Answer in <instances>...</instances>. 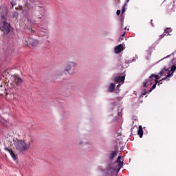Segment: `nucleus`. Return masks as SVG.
I'll return each mask as SVG.
<instances>
[{
    "mask_svg": "<svg viewBox=\"0 0 176 176\" xmlns=\"http://www.w3.org/2000/svg\"><path fill=\"white\" fill-rule=\"evenodd\" d=\"M14 146L19 153H24V152H27V151H29L31 148V140L27 139H16V140L14 142Z\"/></svg>",
    "mask_w": 176,
    "mask_h": 176,
    "instance_id": "1",
    "label": "nucleus"
},
{
    "mask_svg": "<svg viewBox=\"0 0 176 176\" xmlns=\"http://www.w3.org/2000/svg\"><path fill=\"white\" fill-rule=\"evenodd\" d=\"M76 65H78L75 62H72V61L67 62L65 64V69L63 72L57 71L56 72V76H61V75H64V74H65V72H68L69 74V72H72V71L75 70V67H76Z\"/></svg>",
    "mask_w": 176,
    "mask_h": 176,
    "instance_id": "2",
    "label": "nucleus"
},
{
    "mask_svg": "<svg viewBox=\"0 0 176 176\" xmlns=\"http://www.w3.org/2000/svg\"><path fill=\"white\" fill-rule=\"evenodd\" d=\"M152 78H155V80H154L155 84L149 89L148 93H151L152 90H154V89H156V85H157V83H160L162 80H166L167 79V77H164L162 80H159V79H160V77L159 76V75H156V74H151L149 76V79H152Z\"/></svg>",
    "mask_w": 176,
    "mask_h": 176,
    "instance_id": "3",
    "label": "nucleus"
},
{
    "mask_svg": "<svg viewBox=\"0 0 176 176\" xmlns=\"http://www.w3.org/2000/svg\"><path fill=\"white\" fill-rule=\"evenodd\" d=\"M0 31L5 32V34H9V32H10V23L3 21L0 26Z\"/></svg>",
    "mask_w": 176,
    "mask_h": 176,
    "instance_id": "4",
    "label": "nucleus"
},
{
    "mask_svg": "<svg viewBox=\"0 0 176 176\" xmlns=\"http://www.w3.org/2000/svg\"><path fill=\"white\" fill-rule=\"evenodd\" d=\"M153 80H155L153 78L149 80L148 79L144 80V81L143 82V87L146 88L148 87V86H151V85H153Z\"/></svg>",
    "mask_w": 176,
    "mask_h": 176,
    "instance_id": "5",
    "label": "nucleus"
},
{
    "mask_svg": "<svg viewBox=\"0 0 176 176\" xmlns=\"http://www.w3.org/2000/svg\"><path fill=\"white\" fill-rule=\"evenodd\" d=\"M124 79H126L124 76H118L114 78V80L117 83H124Z\"/></svg>",
    "mask_w": 176,
    "mask_h": 176,
    "instance_id": "6",
    "label": "nucleus"
},
{
    "mask_svg": "<svg viewBox=\"0 0 176 176\" xmlns=\"http://www.w3.org/2000/svg\"><path fill=\"white\" fill-rule=\"evenodd\" d=\"M26 42L28 46H36L38 45V41L32 38H28Z\"/></svg>",
    "mask_w": 176,
    "mask_h": 176,
    "instance_id": "7",
    "label": "nucleus"
},
{
    "mask_svg": "<svg viewBox=\"0 0 176 176\" xmlns=\"http://www.w3.org/2000/svg\"><path fill=\"white\" fill-rule=\"evenodd\" d=\"M12 79H14V82L16 83V85L17 86H20L21 85L23 84V80L21 79V78H20L17 76H12Z\"/></svg>",
    "mask_w": 176,
    "mask_h": 176,
    "instance_id": "8",
    "label": "nucleus"
},
{
    "mask_svg": "<svg viewBox=\"0 0 176 176\" xmlns=\"http://www.w3.org/2000/svg\"><path fill=\"white\" fill-rule=\"evenodd\" d=\"M166 72H167L168 75L166 77V78H170V76H171V74H170V72H168V70L166 68H164L162 69V71L160 72L159 75L160 76H163V75H164V74H166Z\"/></svg>",
    "mask_w": 176,
    "mask_h": 176,
    "instance_id": "9",
    "label": "nucleus"
},
{
    "mask_svg": "<svg viewBox=\"0 0 176 176\" xmlns=\"http://www.w3.org/2000/svg\"><path fill=\"white\" fill-rule=\"evenodd\" d=\"M123 50V45L122 44L118 45L115 47V53L119 54Z\"/></svg>",
    "mask_w": 176,
    "mask_h": 176,
    "instance_id": "10",
    "label": "nucleus"
},
{
    "mask_svg": "<svg viewBox=\"0 0 176 176\" xmlns=\"http://www.w3.org/2000/svg\"><path fill=\"white\" fill-rule=\"evenodd\" d=\"M6 98L9 101H12V100H14V94L13 93H7L6 96Z\"/></svg>",
    "mask_w": 176,
    "mask_h": 176,
    "instance_id": "11",
    "label": "nucleus"
},
{
    "mask_svg": "<svg viewBox=\"0 0 176 176\" xmlns=\"http://www.w3.org/2000/svg\"><path fill=\"white\" fill-rule=\"evenodd\" d=\"M138 134L140 138H142V135H144V130H142V126L141 125L139 126Z\"/></svg>",
    "mask_w": 176,
    "mask_h": 176,
    "instance_id": "12",
    "label": "nucleus"
},
{
    "mask_svg": "<svg viewBox=\"0 0 176 176\" xmlns=\"http://www.w3.org/2000/svg\"><path fill=\"white\" fill-rule=\"evenodd\" d=\"M115 87H116V85H115V83L111 82L109 87V91L110 93L115 91Z\"/></svg>",
    "mask_w": 176,
    "mask_h": 176,
    "instance_id": "13",
    "label": "nucleus"
},
{
    "mask_svg": "<svg viewBox=\"0 0 176 176\" xmlns=\"http://www.w3.org/2000/svg\"><path fill=\"white\" fill-rule=\"evenodd\" d=\"M116 156H118V153H116V151H113L110 154V157H109L110 160H113V159H115V157H116Z\"/></svg>",
    "mask_w": 176,
    "mask_h": 176,
    "instance_id": "14",
    "label": "nucleus"
},
{
    "mask_svg": "<svg viewBox=\"0 0 176 176\" xmlns=\"http://www.w3.org/2000/svg\"><path fill=\"white\" fill-rule=\"evenodd\" d=\"M120 159H122V157L118 156V159H117V161H116V163H120V164H119V167H121L122 164H123V162H122V161L120 160Z\"/></svg>",
    "mask_w": 176,
    "mask_h": 176,
    "instance_id": "15",
    "label": "nucleus"
},
{
    "mask_svg": "<svg viewBox=\"0 0 176 176\" xmlns=\"http://www.w3.org/2000/svg\"><path fill=\"white\" fill-rule=\"evenodd\" d=\"M1 10H3V14H6V13L8 12V8H6V7H0V11Z\"/></svg>",
    "mask_w": 176,
    "mask_h": 176,
    "instance_id": "16",
    "label": "nucleus"
},
{
    "mask_svg": "<svg viewBox=\"0 0 176 176\" xmlns=\"http://www.w3.org/2000/svg\"><path fill=\"white\" fill-rule=\"evenodd\" d=\"M4 151H7L11 155L12 153H14L13 150L9 149L8 147L4 148Z\"/></svg>",
    "mask_w": 176,
    "mask_h": 176,
    "instance_id": "17",
    "label": "nucleus"
},
{
    "mask_svg": "<svg viewBox=\"0 0 176 176\" xmlns=\"http://www.w3.org/2000/svg\"><path fill=\"white\" fill-rule=\"evenodd\" d=\"M126 6H127V3H125L122 6V14H123V13H124V12H126Z\"/></svg>",
    "mask_w": 176,
    "mask_h": 176,
    "instance_id": "18",
    "label": "nucleus"
},
{
    "mask_svg": "<svg viewBox=\"0 0 176 176\" xmlns=\"http://www.w3.org/2000/svg\"><path fill=\"white\" fill-rule=\"evenodd\" d=\"M10 156L12 157L13 160H17V155H16V154H14V153H12Z\"/></svg>",
    "mask_w": 176,
    "mask_h": 176,
    "instance_id": "19",
    "label": "nucleus"
},
{
    "mask_svg": "<svg viewBox=\"0 0 176 176\" xmlns=\"http://www.w3.org/2000/svg\"><path fill=\"white\" fill-rule=\"evenodd\" d=\"M170 28H166L164 30V34L166 35V34H170Z\"/></svg>",
    "mask_w": 176,
    "mask_h": 176,
    "instance_id": "20",
    "label": "nucleus"
},
{
    "mask_svg": "<svg viewBox=\"0 0 176 176\" xmlns=\"http://www.w3.org/2000/svg\"><path fill=\"white\" fill-rule=\"evenodd\" d=\"M176 69V65H173L172 67H171V69H170V71L172 72H174Z\"/></svg>",
    "mask_w": 176,
    "mask_h": 176,
    "instance_id": "21",
    "label": "nucleus"
},
{
    "mask_svg": "<svg viewBox=\"0 0 176 176\" xmlns=\"http://www.w3.org/2000/svg\"><path fill=\"white\" fill-rule=\"evenodd\" d=\"M160 36V39H162V38H164V36H166V34L164 33H163Z\"/></svg>",
    "mask_w": 176,
    "mask_h": 176,
    "instance_id": "22",
    "label": "nucleus"
},
{
    "mask_svg": "<svg viewBox=\"0 0 176 176\" xmlns=\"http://www.w3.org/2000/svg\"><path fill=\"white\" fill-rule=\"evenodd\" d=\"M116 13H117V15L119 16V14H120L121 13L120 10H117Z\"/></svg>",
    "mask_w": 176,
    "mask_h": 176,
    "instance_id": "23",
    "label": "nucleus"
},
{
    "mask_svg": "<svg viewBox=\"0 0 176 176\" xmlns=\"http://www.w3.org/2000/svg\"><path fill=\"white\" fill-rule=\"evenodd\" d=\"M5 18H6L5 14L1 15V19H2L3 20H5Z\"/></svg>",
    "mask_w": 176,
    "mask_h": 176,
    "instance_id": "24",
    "label": "nucleus"
},
{
    "mask_svg": "<svg viewBox=\"0 0 176 176\" xmlns=\"http://www.w3.org/2000/svg\"><path fill=\"white\" fill-rule=\"evenodd\" d=\"M146 94H148V91H144V92L142 94V96H146Z\"/></svg>",
    "mask_w": 176,
    "mask_h": 176,
    "instance_id": "25",
    "label": "nucleus"
},
{
    "mask_svg": "<svg viewBox=\"0 0 176 176\" xmlns=\"http://www.w3.org/2000/svg\"><path fill=\"white\" fill-rule=\"evenodd\" d=\"M120 86H122V85L119 84L117 87H120Z\"/></svg>",
    "mask_w": 176,
    "mask_h": 176,
    "instance_id": "26",
    "label": "nucleus"
},
{
    "mask_svg": "<svg viewBox=\"0 0 176 176\" xmlns=\"http://www.w3.org/2000/svg\"><path fill=\"white\" fill-rule=\"evenodd\" d=\"M11 5L12 6V8H13V6H14L13 1H11Z\"/></svg>",
    "mask_w": 176,
    "mask_h": 176,
    "instance_id": "27",
    "label": "nucleus"
},
{
    "mask_svg": "<svg viewBox=\"0 0 176 176\" xmlns=\"http://www.w3.org/2000/svg\"><path fill=\"white\" fill-rule=\"evenodd\" d=\"M152 21H153L151 20V25H153V23H152Z\"/></svg>",
    "mask_w": 176,
    "mask_h": 176,
    "instance_id": "28",
    "label": "nucleus"
},
{
    "mask_svg": "<svg viewBox=\"0 0 176 176\" xmlns=\"http://www.w3.org/2000/svg\"><path fill=\"white\" fill-rule=\"evenodd\" d=\"M125 34H126V33H124V34H122V36H124Z\"/></svg>",
    "mask_w": 176,
    "mask_h": 176,
    "instance_id": "29",
    "label": "nucleus"
},
{
    "mask_svg": "<svg viewBox=\"0 0 176 176\" xmlns=\"http://www.w3.org/2000/svg\"><path fill=\"white\" fill-rule=\"evenodd\" d=\"M170 56H174V54H170Z\"/></svg>",
    "mask_w": 176,
    "mask_h": 176,
    "instance_id": "30",
    "label": "nucleus"
},
{
    "mask_svg": "<svg viewBox=\"0 0 176 176\" xmlns=\"http://www.w3.org/2000/svg\"><path fill=\"white\" fill-rule=\"evenodd\" d=\"M169 56H170V55H168V56H167V57H169Z\"/></svg>",
    "mask_w": 176,
    "mask_h": 176,
    "instance_id": "31",
    "label": "nucleus"
},
{
    "mask_svg": "<svg viewBox=\"0 0 176 176\" xmlns=\"http://www.w3.org/2000/svg\"><path fill=\"white\" fill-rule=\"evenodd\" d=\"M47 38H49V36H47Z\"/></svg>",
    "mask_w": 176,
    "mask_h": 176,
    "instance_id": "32",
    "label": "nucleus"
},
{
    "mask_svg": "<svg viewBox=\"0 0 176 176\" xmlns=\"http://www.w3.org/2000/svg\"><path fill=\"white\" fill-rule=\"evenodd\" d=\"M126 1H129V0H126Z\"/></svg>",
    "mask_w": 176,
    "mask_h": 176,
    "instance_id": "33",
    "label": "nucleus"
}]
</instances>
